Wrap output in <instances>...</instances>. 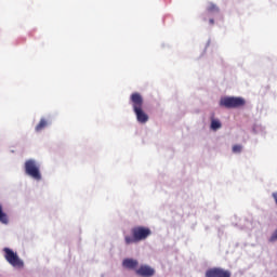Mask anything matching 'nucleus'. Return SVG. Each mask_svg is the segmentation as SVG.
Here are the masks:
<instances>
[{"instance_id":"nucleus-1","label":"nucleus","mask_w":277,"mask_h":277,"mask_svg":"<svg viewBox=\"0 0 277 277\" xmlns=\"http://www.w3.org/2000/svg\"><path fill=\"white\" fill-rule=\"evenodd\" d=\"M130 103L138 124H146V122L149 120V117L148 114L144 111V98L142 95L140 93H132L130 96Z\"/></svg>"},{"instance_id":"nucleus-2","label":"nucleus","mask_w":277,"mask_h":277,"mask_svg":"<svg viewBox=\"0 0 277 277\" xmlns=\"http://www.w3.org/2000/svg\"><path fill=\"white\" fill-rule=\"evenodd\" d=\"M153 235V230L147 226H135L131 229V235L126 234L123 239L126 246H132V243H140V241H146L147 237Z\"/></svg>"},{"instance_id":"nucleus-3","label":"nucleus","mask_w":277,"mask_h":277,"mask_svg":"<svg viewBox=\"0 0 277 277\" xmlns=\"http://www.w3.org/2000/svg\"><path fill=\"white\" fill-rule=\"evenodd\" d=\"M25 174L34 179V181H42V173H40V163L34 159H28L24 164Z\"/></svg>"},{"instance_id":"nucleus-4","label":"nucleus","mask_w":277,"mask_h":277,"mask_svg":"<svg viewBox=\"0 0 277 277\" xmlns=\"http://www.w3.org/2000/svg\"><path fill=\"white\" fill-rule=\"evenodd\" d=\"M3 256L6 263L15 269H23L25 267V262L18 256V253L8 247L3 249Z\"/></svg>"},{"instance_id":"nucleus-5","label":"nucleus","mask_w":277,"mask_h":277,"mask_svg":"<svg viewBox=\"0 0 277 277\" xmlns=\"http://www.w3.org/2000/svg\"><path fill=\"white\" fill-rule=\"evenodd\" d=\"M219 105L220 107H225V109H238V107H243V105H246V100L237 96H223L221 97Z\"/></svg>"},{"instance_id":"nucleus-6","label":"nucleus","mask_w":277,"mask_h":277,"mask_svg":"<svg viewBox=\"0 0 277 277\" xmlns=\"http://www.w3.org/2000/svg\"><path fill=\"white\" fill-rule=\"evenodd\" d=\"M206 277H230V272L224 268L214 267L206 272Z\"/></svg>"},{"instance_id":"nucleus-7","label":"nucleus","mask_w":277,"mask_h":277,"mask_svg":"<svg viewBox=\"0 0 277 277\" xmlns=\"http://www.w3.org/2000/svg\"><path fill=\"white\" fill-rule=\"evenodd\" d=\"M136 274L142 277H151L155 276V269L148 265H142L136 269Z\"/></svg>"},{"instance_id":"nucleus-8","label":"nucleus","mask_w":277,"mask_h":277,"mask_svg":"<svg viewBox=\"0 0 277 277\" xmlns=\"http://www.w3.org/2000/svg\"><path fill=\"white\" fill-rule=\"evenodd\" d=\"M140 265V262L135 259L127 258L122 261V267L126 269H135Z\"/></svg>"},{"instance_id":"nucleus-9","label":"nucleus","mask_w":277,"mask_h":277,"mask_svg":"<svg viewBox=\"0 0 277 277\" xmlns=\"http://www.w3.org/2000/svg\"><path fill=\"white\" fill-rule=\"evenodd\" d=\"M210 129L211 131H220V129H222V121H220V119L211 118Z\"/></svg>"},{"instance_id":"nucleus-10","label":"nucleus","mask_w":277,"mask_h":277,"mask_svg":"<svg viewBox=\"0 0 277 277\" xmlns=\"http://www.w3.org/2000/svg\"><path fill=\"white\" fill-rule=\"evenodd\" d=\"M207 12L208 14H210L211 16H215V14H220V9H217V6H215V4L210 3L207 8Z\"/></svg>"},{"instance_id":"nucleus-11","label":"nucleus","mask_w":277,"mask_h":277,"mask_svg":"<svg viewBox=\"0 0 277 277\" xmlns=\"http://www.w3.org/2000/svg\"><path fill=\"white\" fill-rule=\"evenodd\" d=\"M0 222L1 224H8V214L4 213L3 208L0 205Z\"/></svg>"},{"instance_id":"nucleus-12","label":"nucleus","mask_w":277,"mask_h":277,"mask_svg":"<svg viewBox=\"0 0 277 277\" xmlns=\"http://www.w3.org/2000/svg\"><path fill=\"white\" fill-rule=\"evenodd\" d=\"M47 120L45 119H41L40 122L36 126V131L37 133H40V131H42L45 127H47Z\"/></svg>"},{"instance_id":"nucleus-13","label":"nucleus","mask_w":277,"mask_h":277,"mask_svg":"<svg viewBox=\"0 0 277 277\" xmlns=\"http://www.w3.org/2000/svg\"><path fill=\"white\" fill-rule=\"evenodd\" d=\"M253 131L254 133H261V131H263V126L261 124L253 126Z\"/></svg>"},{"instance_id":"nucleus-14","label":"nucleus","mask_w":277,"mask_h":277,"mask_svg":"<svg viewBox=\"0 0 277 277\" xmlns=\"http://www.w3.org/2000/svg\"><path fill=\"white\" fill-rule=\"evenodd\" d=\"M233 153H241V145H234Z\"/></svg>"},{"instance_id":"nucleus-15","label":"nucleus","mask_w":277,"mask_h":277,"mask_svg":"<svg viewBox=\"0 0 277 277\" xmlns=\"http://www.w3.org/2000/svg\"><path fill=\"white\" fill-rule=\"evenodd\" d=\"M269 241H272V242L277 241V229L271 236Z\"/></svg>"},{"instance_id":"nucleus-16","label":"nucleus","mask_w":277,"mask_h":277,"mask_svg":"<svg viewBox=\"0 0 277 277\" xmlns=\"http://www.w3.org/2000/svg\"><path fill=\"white\" fill-rule=\"evenodd\" d=\"M273 198H274V200H275V202L277 205V193H273Z\"/></svg>"},{"instance_id":"nucleus-17","label":"nucleus","mask_w":277,"mask_h":277,"mask_svg":"<svg viewBox=\"0 0 277 277\" xmlns=\"http://www.w3.org/2000/svg\"><path fill=\"white\" fill-rule=\"evenodd\" d=\"M209 23H210V25H213V23H214L213 18H210Z\"/></svg>"}]
</instances>
